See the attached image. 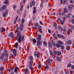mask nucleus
<instances>
[{
    "label": "nucleus",
    "mask_w": 74,
    "mask_h": 74,
    "mask_svg": "<svg viewBox=\"0 0 74 74\" xmlns=\"http://www.w3.org/2000/svg\"><path fill=\"white\" fill-rule=\"evenodd\" d=\"M17 38H18V41L19 43H21V40H23V38L24 37L21 36L20 31H18L17 33Z\"/></svg>",
    "instance_id": "nucleus-1"
},
{
    "label": "nucleus",
    "mask_w": 74,
    "mask_h": 74,
    "mask_svg": "<svg viewBox=\"0 0 74 74\" xmlns=\"http://www.w3.org/2000/svg\"><path fill=\"white\" fill-rule=\"evenodd\" d=\"M38 38L37 39V45H41L42 42L40 41L41 40V36L40 35H38Z\"/></svg>",
    "instance_id": "nucleus-2"
},
{
    "label": "nucleus",
    "mask_w": 74,
    "mask_h": 74,
    "mask_svg": "<svg viewBox=\"0 0 74 74\" xmlns=\"http://www.w3.org/2000/svg\"><path fill=\"white\" fill-rule=\"evenodd\" d=\"M34 26H36V27H38V30L39 32L40 33L42 34V29H41V26L39 25L37 23H36L34 24Z\"/></svg>",
    "instance_id": "nucleus-3"
},
{
    "label": "nucleus",
    "mask_w": 74,
    "mask_h": 74,
    "mask_svg": "<svg viewBox=\"0 0 74 74\" xmlns=\"http://www.w3.org/2000/svg\"><path fill=\"white\" fill-rule=\"evenodd\" d=\"M35 5L36 3L35 2V1L34 0L32 1H31L30 2L29 6L30 7H32V5H33V6H34Z\"/></svg>",
    "instance_id": "nucleus-4"
},
{
    "label": "nucleus",
    "mask_w": 74,
    "mask_h": 74,
    "mask_svg": "<svg viewBox=\"0 0 74 74\" xmlns=\"http://www.w3.org/2000/svg\"><path fill=\"white\" fill-rule=\"evenodd\" d=\"M5 56V53H2L0 58V59H1V60H3L4 59Z\"/></svg>",
    "instance_id": "nucleus-5"
},
{
    "label": "nucleus",
    "mask_w": 74,
    "mask_h": 74,
    "mask_svg": "<svg viewBox=\"0 0 74 74\" xmlns=\"http://www.w3.org/2000/svg\"><path fill=\"white\" fill-rule=\"evenodd\" d=\"M58 29L60 30V31H62V30H63L64 32H66V29H63L62 28V27L61 26H58Z\"/></svg>",
    "instance_id": "nucleus-6"
},
{
    "label": "nucleus",
    "mask_w": 74,
    "mask_h": 74,
    "mask_svg": "<svg viewBox=\"0 0 74 74\" xmlns=\"http://www.w3.org/2000/svg\"><path fill=\"white\" fill-rule=\"evenodd\" d=\"M6 14H8V11L7 10L5 11V12H4L3 14V16L4 18L6 17Z\"/></svg>",
    "instance_id": "nucleus-7"
},
{
    "label": "nucleus",
    "mask_w": 74,
    "mask_h": 74,
    "mask_svg": "<svg viewBox=\"0 0 74 74\" xmlns=\"http://www.w3.org/2000/svg\"><path fill=\"white\" fill-rule=\"evenodd\" d=\"M57 36H58L59 38H61L62 37V39H64V37L63 35L61 36L60 34H58L57 35Z\"/></svg>",
    "instance_id": "nucleus-8"
},
{
    "label": "nucleus",
    "mask_w": 74,
    "mask_h": 74,
    "mask_svg": "<svg viewBox=\"0 0 74 74\" xmlns=\"http://www.w3.org/2000/svg\"><path fill=\"white\" fill-rule=\"evenodd\" d=\"M33 64V61L32 60H29V66H32Z\"/></svg>",
    "instance_id": "nucleus-9"
},
{
    "label": "nucleus",
    "mask_w": 74,
    "mask_h": 74,
    "mask_svg": "<svg viewBox=\"0 0 74 74\" xmlns=\"http://www.w3.org/2000/svg\"><path fill=\"white\" fill-rule=\"evenodd\" d=\"M74 6L73 5H70L68 6V8L69 10H71L72 8Z\"/></svg>",
    "instance_id": "nucleus-10"
},
{
    "label": "nucleus",
    "mask_w": 74,
    "mask_h": 74,
    "mask_svg": "<svg viewBox=\"0 0 74 74\" xmlns=\"http://www.w3.org/2000/svg\"><path fill=\"white\" fill-rule=\"evenodd\" d=\"M13 53L15 56H16V49H14L13 51Z\"/></svg>",
    "instance_id": "nucleus-11"
},
{
    "label": "nucleus",
    "mask_w": 74,
    "mask_h": 74,
    "mask_svg": "<svg viewBox=\"0 0 74 74\" xmlns=\"http://www.w3.org/2000/svg\"><path fill=\"white\" fill-rule=\"evenodd\" d=\"M18 67L16 66L15 67L14 71L15 73L17 74L18 73Z\"/></svg>",
    "instance_id": "nucleus-12"
},
{
    "label": "nucleus",
    "mask_w": 74,
    "mask_h": 74,
    "mask_svg": "<svg viewBox=\"0 0 74 74\" xmlns=\"http://www.w3.org/2000/svg\"><path fill=\"white\" fill-rule=\"evenodd\" d=\"M51 59L50 58H49L47 61L48 65H51Z\"/></svg>",
    "instance_id": "nucleus-13"
},
{
    "label": "nucleus",
    "mask_w": 74,
    "mask_h": 74,
    "mask_svg": "<svg viewBox=\"0 0 74 74\" xmlns=\"http://www.w3.org/2000/svg\"><path fill=\"white\" fill-rule=\"evenodd\" d=\"M23 24H21L20 25L19 29L21 31H22V30H23Z\"/></svg>",
    "instance_id": "nucleus-14"
},
{
    "label": "nucleus",
    "mask_w": 74,
    "mask_h": 74,
    "mask_svg": "<svg viewBox=\"0 0 74 74\" xmlns=\"http://www.w3.org/2000/svg\"><path fill=\"white\" fill-rule=\"evenodd\" d=\"M4 3L6 5H9V1H8V0H5L4 1Z\"/></svg>",
    "instance_id": "nucleus-15"
},
{
    "label": "nucleus",
    "mask_w": 74,
    "mask_h": 74,
    "mask_svg": "<svg viewBox=\"0 0 74 74\" xmlns=\"http://www.w3.org/2000/svg\"><path fill=\"white\" fill-rule=\"evenodd\" d=\"M68 12V10L66 8H64V13H67Z\"/></svg>",
    "instance_id": "nucleus-16"
},
{
    "label": "nucleus",
    "mask_w": 74,
    "mask_h": 74,
    "mask_svg": "<svg viewBox=\"0 0 74 74\" xmlns=\"http://www.w3.org/2000/svg\"><path fill=\"white\" fill-rule=\"evenodd\" d=\"M72 44V42L71 40H69L67 42V44L69 45H71Z\"/></svg>",
    "instance_id": "nucleus-17"
},
{
    "label": "nucleus",
    "mask_w": 74,
    "mask_h": 74,
    "mask_svg": "<svg viewBox=\"0 0 74 74\" xmlns=\"http://www.w3.org/2000/svg\"><path fill=\"white\" fill-rule=\"evenodd\" d=\"M52 45L53 47H55L56 46V44H55V42L53 41V40H52Z\"/></svg>",
    "instance_id": "nucleus-18"
},
{
    "label": "nucleus",
    "mask_w": 74,
    "mask_h": 74,
    "mask_svg": "<svg viewBox=\"0 0 74 74\" xmlns=\"http://www.w3.org/2000/svg\"><path fill=\"white\" fill-rule=\"evenodd\" d=\"M29 72V70H28V68H27L25 70V74H26Z\"/></svg>",
    "instance_id": "nucleus-19"
},
{
    "label": "nucleus",
    "mask_w": 74,
    "mask_h": 74,
    "mask_svg": "<svg viewBox=\"0 0 74 74\" xmlns=\"http://www.w3.org/2000/svg\"><path fill=\"white\" fill-rule=\"evenodd\" d=\"M36 56L38 58H40V52H38L36 54Z\"/></svg>",
    "instance_id": "nucleus-20"
},
{
    "label": "nucleus",
    "mask_w": 74,
    "mask_h": 74,
    "mask_svg": "<svg viewBox=\"0 0 74 74\" xmlns=\"http://www.w3.org/2000/svg\"><path fill=\"white\" fill-rule=\"evenodd\" d=\"M58 42L59 44H60V45H62V44H63V42L60 40H58Z\"/></svg>",
    "instance_id": "nucleus-21"
},
{
    "label": "nucleus",
    "mask_w": 74,
    "mask_h": 74,
    "mask_svg": "<svg viewBox=\"0 0 74 74\" xmlns=\"http://www.w3.org/2000/svg\"><path fill=\"white\" fill-rule=\"evenodd\" d=\"M49 53L51 55L53 56V54L52 53V51L51 50H49Z\"/></svg>",
    "instance_id": "nucleus-22"
},
{
    "label": "nucleus",
    "mask_w": 74,
    "mask_h": 74,
    "mask_svg": "<svg viewBox=\"0 0 74 74\" xmlns=\"http://www.w3.org/2000/svg\"><path fill=\"white\" fill-rule=\"evenodd\" d=\"M2 8L4 10L5 9V8H7V6H6V5H3L2 6Z\"/></svg>",
    "instance_id": "nucleus-23"
},
{
    "label": "nucleus",
    "mask_w": 74,
    "mask_h": 74,
    "mask_svg": "<svg viewBox=\"0 0 74 74\" xmlns=\"http://www.w3.org/2000/svg\"><path fill=\"white\" fill-rule=\"evenodd\" d=\"M29 59H30L31 60H33V57L32 56H30L29 57Z\"/></svg>",
    "instance_id": "nucleus-24"
},
{
    "label": "nucleus",
    "mask_w": 74,
    "mask_h": 74,
    "mask_svg": "<svg viewBox=\"0 0 74 74\" xmlns=\"http://www.w3.org/2000/svg\"><path fill=\"white\" fill-rule=\"evenodd\" d=\"M13 35H14L13 33H12V32H11L9 34L8 36L9 37H10L11 36H12Z\"/></svg>",
    "instance_id": "nucleus-25"
},
{
    "label": "nucleus",
    "mask_w": 74,
    "mask_h": 74,
    "mask_svg": "<svg viewBox=\"0 0 74 74\" xmlns=\"http://www.w3.org/2000/svg\"><path fill=\"white\" fill-rule=\"evenodd\" d=\"M57 61H61V59L59 57H57Z\"/></svg>",
    "instance_id": "nucleus-26"
},
{
    "label": "nucleus",
    "mask_w": 74,
    "mask_h": 74,
    "mask_svg": "<svg viewBox=\"0 0 74 74\" xmlns=\"http://www.w3.org/2000/svg\"><path fill=\"white\" fill-rule=\"evenodd\" d=\"M43 44H44V45L45 46H47V42L45 41H44V42H43Z\"/></svg>",
    "instance_id": "nucleus-27"
},
{
    "label": "nucleus",
    "mask_w": 74,
    "mask_h": 74,
    "mask_svg": "<svg viewBox=\"0 0 74 74\" xmlns=\"http://www.w3.org/2000/svg\"><path fill=\"white\" fill-rule=\"evenodd\" d=\"M49 47H52V43L51 42L49 43Z\"/></svg>",
    "instance_id": "nucleus-28"
},
{
    "label": "nucleus",
    "mask_w": 74,
    "mask_h": 74,
    "mask_svg": "<svg viewBox=\"0 0 74 74\" xmlns=\"http://www.w3.org/2000/svg\"><path fill=\"white\" fill-rule=\"evenodd\" d=\"M71 63H69L67 65V67L68 68H69V67H71Z\"/></svg>",
    "instance_id": "nucleus-29"
},
{
    "label": "nucleus",
    "mask_w": 74,
    "mask_h": 74,
    "mask_svg": "<svg viewBox=\"0 0 74 74\" xmlns=\"http://www.w3.org/2000/svg\"><path fill=\"white\" fill-rule=\"evenodd\" d=\"M4 70V68L3 67H2L0 68V70L1 71H3Z\"/></svg>",
    "instance_id": "nucleus-30"
},
{
    "label": "nucleus",
    "mask_w": 74,
    "mask_h": 74,
    "mask_svg": "<svg viewBox=\"0 0 74 74\" xmlns=\"http://www.w3.org/2000/svg\"><path fill=\"white\" fill-rule=\"evenodd\" d=\"M41 67V64H38V69H40Z\"/></svg>",
    "instance_id": "nucleus-31"
},
{
    "label": "nucleus",
    "mask_w": 74,
    "mask_h": 74,
    "mask_svg": "<svg viewBox=\"0 0 74 74\" xmlns=\"http://www.w3.org/2000/svg\"><path fill=\"white\" fill-rule=\"evenodd\" d=\"M53 26L54 27H56L57 26V24L55 22H54L53 23Z\"/></svg>",
    "instance_id": "nucleus-32"
},
{
    "label": "nucleus",
    "mask_w": 74,
    "mask_h": 74,
    "mask_svg": "<svg viewBox=\"0 0 74 74\" xmlns=\"http://www.w3.org/2000/svg\"><path fill=\"white\" fill-rule=\"evenodd\" d=\"M23 6L22 5H21V8H20L21 11H22V10H23Z\"/></svg>",
    "instance_id": "nucleus-33"
},
{
    "label": "nucleus",
    "mask_w": 74,
    "mask_h": 74,
    "mask_svg": "<svg viewBox=\"0 0 74 74\" xmlns=\"http://www.w3.org/2000/svg\"><path fill=\"white\" fill-rule=\"evenodd\" d=\"M32 41L34 43H36V42H37V41L35 39H33L32 40Z\"/></svg>",
    "instance_id": "nucleus-34"
},
{
    "label": "nucleus",
    "mask_w": 74,
    "mask_h": 74,
    "mask_svg": "<svg viewBox=\"0 0 74 74\" xmlns=\"http://www.w3.org/2000/svg\"><path fill=\"white\" fill-rule=\"evenodd\" d=\"M18 42H17L16 43V45L15 46V48H17L18 46Z\"/></svg>",
    "instance_id": "nucleus-35"
},
{
    "label": "nucleus",
    "mask_w": 74,
    "mask_h": 74,
    "mask_svg": "<svg viewBox=\"0 0 74 74\" xmlns=\"http://www.w3.org/2000/svg\"><path fill=\"white\" fill-rule=\"evenodd\" d=\"M29 68L31 70H33V68L31 66H29Z\"/></svg>",
    "instance_id": "nucleus-36"
},
{
    "label": "nucleus",
    "mask_w": 74,
    "mask_h": 74,
    "mask_svg": "<svg viewBox=\"0 0 74 74\" xmlns=\"http://www.w3.org/2000/svg\"><path fill=\"white\" fill-rule=\"evenodd\" d=\"M57 54V55H61L62 53L58 51Z\"/></svg>",
    "instance_id": "nucleus-37"
},
{
    "label": "nucleus",
    "mask_w": 74,
    "mask_h": 74,
    "mask_svg": "<svg viewBox=\"0 0 74 74\" xmlns=\"http://www.w3.org/2000/svg\"><path fill=\"white\" fill-rule=\"evenodd\" d=\"M4 61L5 62H7L8 61V59L7 58H6L4 59Z\"/></svg>",
    "instance_id": "nucleus-38"
},
{
    "label": "nucleus",
    "mask_w": 74,
    "mask_h": 74,
    "mask_svg": "<svg viewBox=\"0 0 74 74\" xmlns=\"http://www.w3.org/2000/svg\"><path fill=\"white\" fill-rule=\"evenodd\" d=\"M67 2V1L66 0H65L63 2V3L64 4H66Z\"/></svg>",
    "instance_id": "nucleus-39"
},
{
    "label": "nucleus",
    "mask_w": 74,
    "mask_h": 74,
    "mask_svg": "<svg viewBox=\"0 0 74 74\" xmlns=\"http://www.w3.org/2000/svg\"><path fill=\"white\" fill-rule=\"evenodd\" d=\"M56 47L57 48H59L60 47V45H59V44H56Z\"/></svg>",
    "instance_id": "nucleus-40"
},
{
    "label": "nucleus",
    "mask_w": 74,
    "mask_h": 74,
    "mask_svg": "<svg viewBox=\"0 0 74 74\" xmlns=\"http://www.w3.org/2000/svg\"><path fill=\"white\" fill-rule=\"evenodd\" d=\"M64 21H60V23L61 25H63L64 24Z\"/></svg>",
    "instance_id": "nucleus-41"
},
{
    "label": "nucleus",
    "mask_w": 74,
    "mask_h": 74,
    "mask_svg": "<svg viewBox=\"0 0 74 74\" xmlns=\"http://www.w3.org/2000/svg\"><path fill=\"white\" fill-rule=\"evenodd\" d=\"M70 49V47L69 46H67L66 47V49L67 50H69V49Z\"/></svg>",
    "instance_id": "nucleus-42"
},
{
    "label": "nucleus",
    "mask_w": 74,
    "mask_h": 74,
    "mask_svg": "<svg viewBox=\"0 0 74 74\" xmlns=\"http://www.w3.org/2000/svg\"><path fill=\"white\" fill-rule=\"evenodd\" d=\"M61 48L62 49H64V46H63V45H61Z\"/></svg>",
    "instance_id": "nucleus-43"
},
{
    "label": "nucleus",
    "mask_w": 74,
    "mask_h": 74,
    "mask_svg": "<svg viewBox=\"0 0 74 74\" xmlns=\"http://www.w3.org/2000/svg\"><path fill=\"white\" fill-rule=\"evenodd\" d=\"M66 18L65 17H64L62 18V19H63V21H64H64H65V20H66Z\"/></svg>",
    "instance_id": "nucleus-44"
},
{
    "label": "nucleus",
    "mask_w": 74,
    "mask_h": 74,
    "mask_svg": "<svg viewBox=\"0 0 74 74\" xmlns=\"http://www.w3.org/2000/svg\"><path fill=\"white\" fill-rule=\"evenodd\" d=\"M2 32H5V29L4 28H2Z\"/></svg>",
    "instance_id": "nucleus-45"
},
{
    "label": "nucleus",
    "mask_w": 74,
    "mask_h": 74,
    "mask_svg": "<svg viewBox=\"0 0 74 74\" xmlns=\"http://www.w3.org/2000/svg\"><path fill=\"white\" fill-rule=\"evenodd\" d=\"M71 69H74V65H72L71 66Z\"/></svg>",
    "instance_id": "nucleus-46"
},
{
    "label": "nucleus",
    "mask_w": 74,
    "mask_h": 74,
    "mask_svg": "<svg viewBox=\"0 0 74 74\" xmlns=\"http://www.w3.org/2000/svg\"><path fill=\"white\" fill-rule=\"evenodd\" d=\"M53 52V53L55 54H57V53H58V52H57V51H54Z\"/></svg>",
    "instance_id": "nucleus-47"
},
{
    "label": "nucleus",
    "mask_w": 74,
    "mask_h": 74,
    "mask_svg": "<svg viewBox=\"0 0 74 74\" xmlns=\"http://www.w3.org/2000/svg\"><path fill=\"white\" fill-rule=\"evenodd\" d=\"M65 74H69L70 72L66 71L65 72Z\"/></svg>",
    "instance_id": "nucleus-48"
},
{
    "label": "nucleus",
    "mask_w": 74,
    "mask_h": 74,
    "mask_svg": "<svg viewBox=\"0 0 74 74\" xmlns=\"http://www.w3.org/2000/svg\"><path fill=\"white\" fill-rule=\"evenodd\" d=\"M21 22L22 23H23L25 22V20H24V19H23L22 20Z\"/></svg>",
    "instance_id": "nucleus-49"
},
{
    "label": "nucleus",
    "mask_w": 74,
    "mask_h": 74,
    "mask_svg": "<svg viewBox=\"0 0 74 74\" xmlns=\"http://www.w3.org/2000/svg\"><path fill=\"white\" fill-rule=\"evenodd\" d=\"M39 23L40 24V25H43V24L42 23V21H40L39 22Z\"/></svg>",
    "instance_id": "nucleus-50"
},
{
    "label": "nucleus",
    "mask_w": 74,
    "mask_h": 74,
    "mask_svg": "<svg viewBox=\"0 0 74 74\" xmlns=\"http://www.w3.org/2000/svg\"><path fill=\"white\" fill-rule=\"evenodd\" d=\"M0 10L1 11H3V10H4L3 9V7H2L0 8Z\"/></svg>",
    "instance_id": "nucleus-51"
},
{
    "label": "nucleus",
    "mask_w": 74,
    "mask_h": 74,
    "mask_svg": "<svg viewBox=\"0 0 74 74\" xmlns=\"http://www.w3.org/2000/svg\"><path fill=\"white\" fill-rule=\"evenodd\" d=\"M48 31L49 33H50V34H51V30H50V29H49L48 30Z\"/></svg>",
    "instance_id": "nucleus-52"
},
{
    "label": "nucleus",
    "mask_w": 74,
    "mask_h": 74,
    "mask_svg": "<svg viewBox=\"0 0 74 74\" xmlns=\"http://www.w3.org/2000/svg\"><path fill=\"white\" fill-rule=\"evenodd\" d=\"M5 56H6V57H8V53H5Z\"/></svg>",
    "instance_id": "nucleus-53"
},
{
    "label": "nucleus",
    "mask_w": 74,
    "mask_h": 74,
    "mask_svg": "<svg viewBox=\"0 0 74 74\" xmlns=\"http://www.w3.org/2000/svg\"><path fill=\"white\" fill-rule=\"evenodd\" d=\"M71 29H73L74 30V26H73V25L71 26Z\"/></svg>",
    "instance_id": "nucleus-54"
},
{
    "label": "nucleus",
    "mask_w": 74,
    "mask_h": 74,
    "mask_svg": "<svg viewBox=\"0 0 74 74\" xmlns=\"http://www.w3.org/2000/svg\"><path fill=\"white\" fill-rule=\"evenodd\" d=\"M69 31V32H72V29H68Z\"/></svg>",
    "instance_id": "nucleus-55"
},
{
    "label": "nucleus",
    "mask_w": 74,
    "mask_h": 74,
    "mask_svg": "<svg viewBox=\"0 0 74 74\" xmlns=\"http://www.w3.org/2000/svg\"><path fill=\"white\" fill-rule=\"evenodd\" d=\"M71 22L73 24H74V19H72V21H71Z\"/></svg>",
    "instance_id": "nucleus-56"
},
{
    "label": "nucleus",
    "mask_w": 74,
    "mask_h": 74,
    "mask_svg": "<svg viewBox=\"0 0 74 74\" xmlns=\"http://www.w3.org/2000/svg\"><path fill=\"white\" fill-rule=\"evenodd\" d=\"M36 12V10H34L33 11V13L35 14Z\"/></svg>",
    "instance_id": "nucleus-57"
},
{
    "label": "nucleus",
    "mask_w": 74,
    "mask_h": 74,
    "mask_svg": "<svg viewBox=\"0 0 74 74\" xmlns=\"http://www.w3.org/2000/svg\"><path fill=\"white\" fill-rule=\"evenodd\" d=\"M70 3H71V4H73V1H70Z\"/></svg>",
    "instance_id": "nucleus-58"
},
{
    "label": "nucleus",
    "mask_w": 74,
    "mask_h": 74,
    "mask_svg": "<svg viewBox=\"0 0 74 74\" xmlns=\"http://www.w3.org/2000/svg\"><path fill=\"white\" fill-rule=\"evenodd\" d=\"M10 74H15V73H14V72L12 71L11 72Z\"/></svg>",
    "instance_id": "nucleus-59"
},
{
    "label": "nucleus",
    "mask_w": 74,
    "mask_h": 74,
    "mask_svg": "<svg viewBox=\"0 0 74 74\" xmlns=\"http://www.w3.org/2000/svg\"><path fill=\"white\" fill-rule=\"evenodd\" d=\"M43 5H42V3H41L40 5V7H42Z\"/></svg>",
    "instance_id": "nucleus-60"
},
{
    "label": "nucleus",
    "mask_w": 74,
    "mask_h": 74,
    "mask_svg": "<svg viewBox=\"0 0 74 74\" xmlns=\"http://www.w3.org/2000/svg\"><path fill=\"white\" fill-rule=\"evenodd\" d=\"M11 70L12 71V70H13V69H14V68H13V67H12L11 68H10Z\"/></svg>",
    "instance_id": "nucleus-61"
},
{
    "label": "nucleus",
    "mask_w": 74,
    "mask_h": 74,
    "mask_svg": "<svg viewBox=\"0 0 74 74\" xmlns=\"http://www.w3.org/2000/svg\"><path fill=\"white\" fill-rule=\"evenodd\" d=\"M53 37H55V34H53Z\"/></svg>",
    "instance_id": "nucleus-62"
},
{
    "label": "nucleus",
    "mask_w": 74,
    "mask_h": 74,
    "mask_svg": "<svg viewBox=\"0 0 74 74\" xmlns=\"http://www.w3.org/2000/svg\"><path fill=\"white\" fill-rule=\"evenodd\" d=\"M11 71H12L11 69H9L8 70V72H11Z\"/></svg>",
    "instance_id": "nucleus-63"
},
{
    "label": "nucleus",
    "mask_w": 74,
    "mask_h": 74,
    "mask_svg": "<svg viewBox=\"0 0 74 74\" xmlns=\"http://www.w3.org/2000/svg\"><path fill=\"white\" fill-rule=\"evenodd\" d=\"M11 36L12 38H14V35H13Z\"/></svg>",
    "instance_id": "nucleus-64"
}]
</instances>
